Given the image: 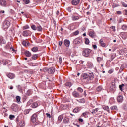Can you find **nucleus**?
I'll use <instances>...</instances> for the list:
<instances>
[{"mask_svg":"<svg viewBox=\"0 0 127 127\" xmlns=\"http://www.w3.org/2000/svg\"><path fill=\"white\" fill-rule=\"evenodd\" d=\"M90 53H91V50L90 49H84L82 52V55L85 57H88Z\"/></svg>","mask_w":127,"mask_h":127,"instance_id":"f257e3e1","label":"nucleus"},{"mask_svg":"<svg viewBox=\"0 0 127 127\" xmlns=\"http://www.w3.org/2000/svg\"><path fill=\"white\" fill-rule=\"evenodd\" d=\"M10 26V22H9V21H7L5 22L4 24V28H8L9 26Z\"/></svg>","mask_w":127,"mask_h":127,"instance_id":"f03ea898","label":"nucleus"},{"mask_svg":"<svg viewBox=\"0 0 127 127\" xmlns=\"http://www.w3.org/2000/svg\"><path fill=\"white\" fill-rule=\"evenodd\" d=\"M79 2H80V0H73L72 1V4H73V5H77L79 4Z\"/></svg>","mask_w":127,"mask_h":127,"instance_id":"7ed1b4c3","label":"nucleus"},{"mask_svg":"<svg viewBox=\"0 0 127 127\" xmlns=\"http://www.w3.org/2000/svg\"><path fill=\"white\" fill-rule=\"evenodd\" d=\"M123 100H124V97H123L122 96L120 95L117 97V101L119 103H122V102H123Z\"/></svg>","mask_w":127,"mask_h":127,"instance_id":"20e7f679","label":"nucleus"},{"mask_svg":"<svg viewBox=\"0 0 127 127\" xmlns=\"http://www.w3.org/2000/svg\"><path fill=\"white\" fill-rule=\"evenodd\" d=\"M64 45L66 46V47H69L70 46V41L68 40H65L64 41Z\"/></svg>","mask_w":127,"mask_h":127,"instance_id":"39448f33","label":"nucleus"},{"mask_svg":"<svg viewBox=\"0 0 127 127\" xmlns=\"http://www.w3.org/2000/svg\"><path fill=\"white\" fill-rule=\"evenodd\" d=\"M0 4L2 5V6H6V1L4 0H0Z\"/></svg>","mask_w":127,"mask_h":127,"instance_id":"423d86ee","label":"nucleus"},{"mask_svg":"<svg viewBox=\"0 0 127 127\" xmlns=\"http://www.w3.org/2000/svg\"><path fill=\"white\" fill-rule=\"evenodd\" d=\"M100 44L102 47H106V43H104V40L101 39L100 40Z\"/></svg>","mask_w":127,"mask_h":127,"instance_id":"0eeeda50","label":"nucleus"},{"mask_svg":"<svg viewBox=\"0 0 127 127\" xmlns=\"http://www.w3.org/2000/svg\"><path fill=\"white\" fill-rule=\"evenodd\" d=\"M49 73H50L51 74H52L53 73H54L55 72V69L53 67H51L48 70Z\"/></svg>","mask_w":127,"mask_h":127,"instance_id":"6e6552de","label":"nucleus"},{"mask_svg":"<svg viewBox=\"0 0 127 127\" xmlns=\"http://www.w3.org/2000/svg\"><path fill=\"white\" fill-rule=\"evenodd\" d=\"M25 54L27 57H30V56H31V53L28 51H26Z\"/></svg>","mask_w":127,"mask_h":127,"instance_id":"1a4fd4ad","label":"nucleus"},{"mask_svg":"<svg viewBox=\"0 0 127 127\" xmlns=\"http://www.w3.org/2000/svg\"><path fill=\"white\" fill-rule=\"evenodd\" d=\"M36 115H33L32 117V122L33 123H35V122H36Z\"/></svg>","mask_w":127,"mask_h":127,"instance_id":"9d476101","label":"nucleus"},{"mask_svg":"<svg viewBox=\"0 0 127 127\" xmlns=\"http://www.w3.org/2000/svg\"><path fill=\"white\" fill-rule=\"evenodd\" d=\"M8 77L10 79H14V74H13L12 73H9V74H8Z\"/></svg>","mask_w":127,"mask_h":127,"instance_id":"9b49d317","label":"nucleus"},{"mask_svg":"<svg viewBox=\"0 0 127 127\" xmlns=\"http://www.w3.org/2000/svg\"><path fill=\"white\" fill-rule=\"evenodd\" d=\"M64 122L65 124H67V123H69V118L66 117L64 118Z\"/></svg>","mask_w":127,"mask_h":127,"instance_id":"f8f14e48","label":"nucleus"},{"mask_svg":"<svg viewBox=\"0 0 127 127\" xmlns=\"http://www.w3.org/2000/svg\"><path fill=\"white\" fill-rule=\"evenodd\" d=\"M89 78V75L87 73H84L83 74V79H88Z\"/></svg>","mask_w":127,"mask_h":127,"instance_id":"ddd939ff","label":"nucleus"},{"mask_svg":"<svg viewBox=\"0 0 127 127\" xmlns=\"http://www.w3.org/2000/svg\"><path fill=\"white\" fill-rule=\"evenodd\" d=\"M38 106V104L36 103H34L32 104V107L33 108H37Z\"/></svg>","mask_w":127,"mask_h":127,"instance_id":"4468645a","label":"nucleus"},{"mask_svg":"<svg viewBox=\"0 0 127 127\" xmlns=\"http://www.w3.org/2000/svg\"><path fill=\"white\" fill-rule=\"evenodd\" d=\"M85 44L86 45H88L90 44V40H89V39H88V38H85Z\"/></svg>","mask_w":127,"mask_h":127,"instance_id":"2eb2a0df","label":"nucleus"},{"mask_svg":"<svg viewBox=\"0 0 127 127\" xmlns=\"http://www.w3.org/2000/svg\"><path fill=\"white\" fill-rule=\"evenodd\" d=\"M37 57H38V56H37V54L33 55L32 56V58L33 60H35L36 59H37Z\"/></svg>","mask_w":127,"mask_h":127,"instance_id":"dca6fc26","label":"nucleus"},{"mask_svg":"<svg viewBox=\"0 0 127 127\" xmlns=\"http://www.w3.org/2000/svg\"><path fill=\"white\" fill-rule=\"evenodd\" d=\"M23 45H24V46H28V45H29V42L23 41Z\"/></svg>","mask_w":127,"mask_h":127,"instance_id":"f3484780","label":"nucleus"},{"mask_svg":"<svg viewBox=\"0 0 127 127\" xmlns=\"http://www.w3.org/2000/svg\"><path fill=\"white\" fill-rule=\"evenodd\" d=\"M73 95L74 97H79V93H78L76 91L73 92Z\"/></svg>","mask_w":127,"mask_h":127,"instance_id":"a211bd4d","label":"nucleus"},{"mask_svg":"<svg viewBox=\"0 0 127 127\" xmlns=\"http://www.w3.org/2000/svg\"><path fill=\"white\" fill-rule=\"evenodd\" d=\"M38 48H37V47H34L32 48V51H33V52H36V51H38Z\"/></svg>","mask_w":127,"mask_h":127,"instance_id":"6ab92c4d","label":"nucleus"},{"mask_svg":"<svg viewBox=\"0 0 127 127\" xmlns=\"http://www.w3.org/2000/svg\"><path fill=\"white\" fill-rule=\"evenodd\" d=\"M90 79H94V73H91L88 76Z\"/></svg>","mask_w":127,"mask_h":127,"instance_id":"aec40b11","label":"nucleus"},{"mask_svg":"<svg viewBox=\"0 0 127 127\" xmlns=\"http://www.w3.org/2000/svg\"><path fill=\"white\" fill-rule=\"evenodd\" d=\"M110 88H111V90H112V91H114L116 89V85L113 84L112 86H111L110 87Z\"/></svg>","mask_w":127,"mask_h":127,"instance_id":"412c9836","label":"nucleus"},{"mask_svg":"<svg viewBox=\"0 0 127 127\" xmlns=\"http://www.w3.org/2000/svg\"><path fill=\"white\" fill-rule=\"evenodd\" d=\"M73 20H78V19H79V17L77 16H72V17Z\"/></svg>","mask_w":127,"mask_h":127,"instance_id":"4be33fe9","label":"nucleus"},{"mask_svg":"<svg viewBox=\"0 0 127 127\" xmlns=\"http://www.w3.org/2000/svg\"><path fill=\"white\" fill-rule=\"evenodd\" d=\"M80 111V109L76 108L73 110L74 113H78Z\"/></svg>","mask_w":127,"mask_h":127,"instance_id":"5701e85b","label":"nucleus"},{"mask_svg":"<svg viewBox=\"0 0 127 127\" xmlns=\"http://www.w3.org/2000/svg\"><path fill=\"white\" fill-rule=\"evenodd\" d=\"M16 99L18 103H19V102H20L21 98L20 96H17L16 97Z\"/></svg>","mask_w":127,"mask_h":127,"instance_id":"b1692460","label":"nucleus"},{"mask_svg":"<svg viewBox=\"0 0 127 127\" xmlns=\"http://www.w3.org/2000/svg\"><path fill=\"white\" fill-rule=\"evenodd\" d=\"M24 2L25 3V4H28L29 2H30V1L29 0H23Z\"/></svg>","mask_w":127,"mask_h":127,"instance_id":"393cba45","label":"nucleus"},{"mask_svg":"<svg viewBox=\"0 0 127 127\" xmlns=\"http://www.w3.org/2000/svg\"><path fill=\"white\" fill-rule=\"evenodd\" d=\"M23 35H24V36H28V33L26 31H24L23 32Z\"/></svg>","mask_w":127,"mask_h":127,"instance_id":"a878e982","label":"nucleus"},{"mask_svg":"<svg viewBox=\"0 0 127 127\" xmlns=\"http://www.w3.org/2000/svg\"><path fill=\"white\" fill-rule=\"evenodd\" d=\"M102 60H103V58L102 57H98L97 58V61L98 62H101V61H102Z\"/></svg>","mask_w":127,"mask_h":127,"instance_id":"bb28decb","label":"nucleus"},{"mask_svg":"<svg viewBox=\"0 0 127 127\" xmlns=\"http://www.w3.org/2000/svg\"><path fill=\"white\" fill-rule=\"evenodd\" d=\"M63 119V117L62 116H60L58 117V121L59 122H61V121H62V119Z\"/></svg>","mask_w":127,"mask_h":127,"instance_id":"cd10ccee","label":"nucleus"},{"mask_svg":"<svg viewBox=\"0 0 127 127\" xmlns=\"http://www.w3.org/2000/svg\"><path fill=\"white\" fill-rule=\"evenodd\" d=\"M31 28L33 29V30H36V29H37V28H36L34 25H32Z\"/></svg>","mask_w":127,"mask_h":127,"instance_id":"c85d7f7f","label":"nucleus"},{"mask_svg":"<svg viewBox=\"0 0 127 127\" xmlns=\"http://www.w3.org/2000/svg\"><path fill=\"white\" fill-rule=\"evenodd\" d=\"M104 110H105V111H107L108 112H109V111L110 110V109L109 108V107L108 106H105L104 107Z\"/></svg>","mask_w":127,"mask_h":127,"instance_id":"c756f323","label":"nucleus"},{"mask_svg":"<svg viewBox=\"0 0 127 127\" xmlns=\"http://www.w3.org/2000/svg\"><path fill=\"white\" fill-rule=\"evenodd\" d=\"M66 86H67V87H71V86H72V83H71V82H67L66 83Z\"/></svg>","mask_w":127,"mask_h":127,"instance_id":"7c9ffc66","label":"nucleus"},{"mask_svg":"<svg viewBox=\"0 0 127 127\" xmlns=\"http://www.w3.org/2000/svg\"><path fill=\"white\" fill-rule=\"evenodd\" d=\"M37 29L38 30V31H42V28H41V27L39 26L37 28Z\"/></svg>","mask_w":127,"mask_h":127,"instance_id":"2f4dec72","label":"nucleus"},{"mask_svg":"<svg viewBox=\"0 0 127 127\" xmlns=\"http://www.w3.org/2000/svg\"><path fill=\"white\" fill-rule=\"evenodd\" d=\"M79 102H80V103H85V99H80L79 100Z\"/></svg>","mask_w":127,"mask_h":127,"instance_id":"473e14b6","label":"nucleus"},{"mask_svg":"<svg viewBox=\"0 0 127 127\" xmlns=\"http://www.w3.org/2000/svg\"><path fill=\"white\" fill-rule=\"evenodd\" d=\"M123 87H124V85L123 84H122V85H120L119 86V88H120L121 91H123Z\"/></svg>","mask_w":127,"mask_h":127,"instance_id":"72a5a7b5","label":"nucleus"},{"mask_svg":"<svg viewBox=\"0 0 127 127\" xmlns=\"http://www.w3.org/2000/svg\"><path fill=\"white\" fill-rule=\"evenodd\" d=\"M23 28H24V29H27L29 28V27L28 26V25H26L23 27Z\"/></svg>","mask_w":127,"mask_h":127,"instance_id":"f704fd0d","label":"nucleus"},{"mask_svg":"<svg viewBox=\"0 0 127 127\" xmlns=\"http://www.w3.org/2000/svg\"><path fill=\"white\" fill-rule=\"evenodd\" d=\"M9 118L10 120H12L14 118V115H10Z\"/></svg>","mask_w":127,"mask_h":127,"instance_id":"c9c22d12","label":"nucleus"},{"mask_svg":"<svg viewBox=\"0 0 127 127\" xmlns=\"http://www.w3.org/2000/svg\"><path fill=\"white\" fill-rule=\"evenodd\" d=\"M74 35H78V34H79L78 31H76L74 32Z\"/></svg>","mask_w":127,"mask_h":127,"instance_id":"e433bc0d","label":"nucleus"},{"mask_svg":"<svg viewBox=\"0 0 127 127\" xmlns=\"http://www.w3.org/2000/svg\"><path fill=\"white\" fill-rule=\"evenodd\" d=\"M78 91H79V92H80L81 93H82V92H83V89L81 88H78Z\"/></svg>","mask_w":127,"mask_h":127,"instance_id":"4c0bfd02","label":"nucleus"},{"mask_svg":"<svg viewBox=\"0 0 127 127\" xmlns=\"http://www.w3.org/2000/svg\"><path fill=\"white\" fill-rule=\"evenodd\" d=\"M102 90V87H98L97 88V90L99 91H101Z\"/></svg>","mask_w":127,"mask_h":127,"instance_id":"58836bf2","label":"nucleus"},{"mask_svg":"<svg viewBox=\"0 0 127 127\" xmlns=\"http://www.w3.org/2000/svg\"><path fill=\"white\" fill-rule=\"evenodd\" d=\"M10 49L13 53V52H15V53H16V52H15V50H14V49L11 48Z\"/></svg>","mask_w":127,"mask_h":127,"instance_id":"ea45409f","label":"nucleus"},{"mask_svg":"<svg viewBox=\"0 0 127 127\" xmlns=\"http://www.w3.org/2000/svg\"><path fill=\"white\" fill-rule=\"evenodd\" d=\"M46 115L47 116L48 118H51V115L49 113H46Z\"/></svg>","mask_w":127,"mask_h":127,"instance_id":"a19ab883","label":"nucleus"},{"mask_svg":"<svg viewBox=\"0 0 127 127\" xmlns=\"http://www.w3.org/2000/svg\"><path fill=\"white\" fill-rule=\"evenodd\" d=\"M89 35H90V36H91V37H93V36H94V33L92 32H90L89 33Z\"/></svg>","mask_w":127,"mask_h":127,"instance_id":"79ce46f5","label":"nucleus"},{"mask_svg":"<svg viewBox=\"0 0 127 127\" xmlns=\"http://www.w3.org/2000/svg\"><path fill=\"white\" fill-rule=\"evenodd\" d=\"M111 28H112L113 31H116V27L112 26V27H111Z\"/></svg>","mask_w":127,"mask_h":127,"instance_id":"37998d69","label":"nucleus"},{"mask_svg":"<svg viewBox=\"0 0 127 127\" xmlns=\"http://www.w3.org/2000/svg\"><path fill=\"white\" fill-rule=\"evenodd\" d=\"M113 72H114V70H113L112 69L110 70L109 71V74H112V73H113Z\"/></svg>","mask_w":127,"mask_h":127,"instance_id":"c03bdc74","label":"nucleus"},{"mask_svg":"<svg viewBox=\"0 0 127 127\" xmlns=\"http://www.w3.org/2000/svg\"><path fill=\"white\" fill-rule=\"evenodd\" d=\"M95 111H96V112H98V108H96L95 110L92 112V114H95Z\"/></svg>","mask_w":127,"mask_h":127,"instance_id":"a18cd8bd","label":"nucleus"},{"mask_svg":"<svg viewBox=\"0 0 127 127\" xmlns=\"http://www.w3.org/2000/svg\"><path fill=\"white\" fill-rule=\"evenodd\" d=\"M93 47L94 49H97V45H93Z\"/></svg>","mask_w":127,"mask_h":127,"instance_id":"49530a36","label":"nucleus"},{"mask_svg":"<svg viewBox=\"0 0 127 127\" xmlns=\"http://www.w3.org/2000/svg\"><path fill=\"white\" fill-rule=\"evenodd\" d=\"M59 46H61V45H62V42H59Z\"/></svg>","mask_w":127,"mask_h":127,"instance_id":"de8ad7c7","label":"nucleus"},{"mask_svg":"<svg viewBox=\"0 0 127 127\" xmlns=\"http://www.w3.org/2000/svg\"><path fill=\"white\" fill-rule=\"evenodd\" d=\"M79 121H80V122H83V119H82V118H79Z\"/></svg>","mask_w":127,"mask_h":127,"instance_id":"09e8293b","label":"nucleus"},{"mask_svg":"<svg viewBox=\"0 0 127 127\" xmlns=\"http://www.w3.org/2000/svg\"><path fill=\"white\" fill-rule=\"evenodd\" d=\"M117 14H121V13H122V12L120 11H117Z\"/></svg>","mask_w":127,"mask_h":127,"instance_id":"8fccbe9b","label":"nucleus"},{"mask_svg":"<svg viewBox=\"0 0 127 127\" xmlns=\"http://www.w3.org/2000/svg\"><path fill=\"white\" fill-rule=\"evenodd\" d=\"M123 6H124L125 7H127V4H123Z\"/></svg>","mask_w":127,"mask_h":127,"instance_id":"3c124183","label":"nucleus"},{"mask_svg":"<svg viewBox=\"0 0 127 127\" xmlns=\"http://www.w3.org/2000/svg\"><path fill=\"white\" fill-rule=\"evenodd\" d=\"M125 14L126 15H127V10H125Z\"/></svg>","mask_w":127,"mask_h":127,"instance_id":"603ef678","label":"nucleus"},{"mask_svg":"<svg viewBox=\"0 0 127 127\" xmlns=\"http://www.w3.org/2000/svg\"><path fill=\"white\" fill-rule=\"evenodd\" d=\"M10 90H12V89H13V87L12 86H11V87H10Z\"/></svg>","mask_w":127,"mask_h":127,"instance_id":"864d4df0","label":"nucleus"},{"mask_svg":"<svg viewBox=\"0 0 127 127\" xmlns=\"http://www.w3.org/2000/svg\"><path fill=\"white\" fill-rule=\"evenodd\" d=\"M0 12H2V13H4V11H1Z\"/></svg>","mask_w":127,"mask_h":127,"instance_id":"5fc2aeb1","label":"nucleus"},{"mask_svg":"<svg viewBox=\"0 0 127 127\" xmlns=\"http://www.w3.org/2000/svg\"><path fill=\"white\" fill-rule=\"evenodd\" d=\"M83 36H86V33L83 34Z\"/></svg>","mask_w":127,"mask_h":127,"instance_id":"6e6d98bb","label":"nucleus"},{"mask_svg":"<svg viewBox=\"0 0 127 127\" xmlns=\"http://www.w3.org/2000/svg\"><path fill=\"white\" fill-rule=\"evenodd\" d=\"M77 76H80V73H78Z\"/></svg>","mask_w":127,"mask_h":127,"instance_id":"4d7b16f0","label":"nucleus"},{"mask_svg":"<svg viewBox=\"0 0 127 127\" xmlns=\"http://www.w3.org/2000/svg\"><path fill=\"white\" fill-rule=\"evenodd\" d=\"M25 60H27V58H25Z\"/></svg>","mask_w":127,"mask_h":127,"instance_id":"13d9d810","label":"nucleus"},{"mask_svg":"<svg viewBox=\"0 0 127 127\" xmlns=\"http://www.w3.org/2000/svg\"><path fill=\"white\" fill-rule=\"evenodd\" d=\"M113 42H116V40H114Z\"/></svg>","mask_w":127,"mask_h":127,"instance_id":"bf43d9fd","label":"nucleus"},{"mask_svg":"<svg viewBox=\"0 0 127 127\" xmlns=\"http://www.w3.org/2000/svg\"><path fill=\"white\" fill-rule=\"evenodd\" d=\"M61 30H63V28H61Z\"/></svg>","mask_w":127,"mask_h":127,"instance_id":"052dcab7","label":"nucleus"},{"mask_svg":"<svg viewBox=\"0 0 127 127\" xmlns=\"http://www.w3.org/2000/svg\"><path fill=\"white\" fill-rule=\"evenodd\" d=\"M103 73H105V71H103Z\"/></svg>","mask_w":127,"mask_h":127,"instance_id":"680f3d73","label":"nucleus"},{"mask_svg":"<svg viewBox=\"0 0 127 127\" xmlns=\"http://www.w3.org/2000/svg\"><path fill=\"white\" fill-rule=\"evenodd\" d=\"M17 2H20V1H17Z\"/></svg>","mask_w":127,"mask_h":127,"instance_id":"e2e57ef3","label":"nucleus"},{"mask_svg":"<svg viewBox=\"0 0 127 127\" xmlns=\"http://www.w3.org/2000/svg\"><path fill=\"white\" fill-rule=\"evenodd\" d=\"M126 81H127V77L126 78Z\"/></svg>","mask_w":127,"mask_h":127,"instance_id":"0e129e2a","label":"nucleus"},{"mask_svg":"<svg viewBox=\"0 0 127 127\" xmlns=\"http://www.w3.org/2000/svg\"><path fill=\"white\" fill-rule=\"evenodd\" d=\"M109 51H111V49H109Z\"/></svg>","mask_w":127,"mask_h":127,"instance_id":"69168bd1","label":"nucleus"},{"mask_svg":"<svg viewBox=\"0 0 127 127\" xmlns=\"http://www.w3.org/2000/svg\"><path fill=\"white\" fill-rule=\"evenodd\" d=\"M21 13H23V12H22Z\"/></svg>","mask_w":127,"mask_h":127,"instance_id":"338daca9","label":"nucleus"},{"mask_svg":"<svg viewBox=\"0 0 127 127\" xmlns=\"http://www.w3.org/2000/svg\"><path fill=\"white\" fill-rule=\"evenodd\" d=\"M0 63H1V62H0Z\"/></svg>","mask_w":127,"mask_h":127,"instance_id":"774afa93","label":"nucleus"}]
</instances>
